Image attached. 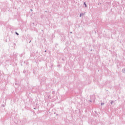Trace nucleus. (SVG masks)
Listing matches in <instances>:
<instances>
[{"mask_svg":"<svg viewBox=\"0 0 125 125\" xmlns=\"http://www.w3.org/2000/svg\"><path fill=\"white\" fill-rule=\"evenodd\" d=\"M84 4L85 7H86V4H85V2H84Z\"/></svg>","mask_w":125,"mask_h":125,"instance_id":"f257e3e1","label":"nucleus"},{"mask_svg":"<svg viewBox=\"0 0 125 125\" xmlns=\"http://www.w3.org/2000/svg\"><path fill=\"white\" fill-rule=\"evenodd\" d=\"M81 16H82V14L80 15V17H81Z\"/></svg>","mask_w":125,"mask_h":125,"instance_id":"f03ea898","label":"nucleus"},{"mask_svg":"<svg viewBox=\"0 0 125 125\" xmlns=\"http://www.w3.org/2000/svg\"><path fill=\"white\" fill-rule=\"evenodd\" d=\"M17 35H19L18 33H16Z\"/></svg>","mask_w":125,"mask_h":125,"instance_id":"7ed1b4c3","label":"nucleus"}]
</instances>
